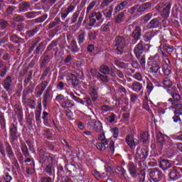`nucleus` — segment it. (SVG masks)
<instances>
[{
	"label": "nucleus",
	"mask_w": 182,
	"mask_h": 182,
	"mask_svg": "<svg viewBox=\"0 0 182 182\" xmlns=\"http://www.w3.org/2000/svg\"><path fill=\"white\" fill-rule=\"evenodd\" d=\"M12 84V78L10 76H8L4 80V88L6 90V92H9L11 90V85Z\"/></svg>",
	"instance_id": "21"
},
{
	"label": "nucleus",
	"mask_w": 182,
	"mask_h": 182,
	"mask_svg": "<svg viewBox=\"0 0 182 182\" xmlns=\"http://www.w3.org/2000/svg\"><path fill=\"white\" fill-rule=\"evenodd\" d=\"M117 170L120 174H122V176H124L126 174V170L121 166H117Z\"/></svg>",
	"instance_id": "58"
},
{
	"label": "nucleus",
	"mask_w": 182,
	"mask_h": 182,
	"mask_svg": "<svg viewBox=\"0 0 182 182\" xmlns=\"http://www.w3.org/2000/svg\"><path fill=\"white\" fill-rule=\"evenodd\" d=\"M48 82L47 81H43V82H41V90L45 91V90L46 89V87H48Z\"/></svg>",
	"instance_id": "63"
},
{
	"label": "nucleus",
	"mask_w": 182,
	"mask_h": 182,
	"mask_svg": "<svg viewBox=\"0 0 182 182\" xmlns=\"http://www.w3.org/2000/svg\"><path fill=\"white\" fill-rule=\"evenodd\" d=\"M102 12L106 18H110L113 14V9L112 7H109L108 9L103 10Z\"/></svg>",
	"instance_id": "33"
},
{
	"label": "nucleus",
	"mask_w": 182,
	"mask_h": 182,
	"mask_svg": "<svg viewBox=\"0 0 182 182\" xmlns=\"http://www.w3.org/2000/svg\"><path fill=\"white\" fill-rule=\"evenodd\" d=\"M86 38V33H82L78 36V43L79 45H82L83 42H85V39Z\"/></svg>",
	"instance_id": "42"
},
{
	"label": "nucleus",
	"mask_w": 182,
	"mask_h": 182,
	"mask_svg": "<svg viewBox=\"0 0 182 182\" xmlns=\"http://www.w3.org/2000/svg\"><path fill=\"white\" fill-rule=\"evenodd\" d=\"M100 72L104 73V75H109L110 73V69L107 65H102L100 68Z\"/></svg>",
	"instance_id": "36"
},
{
	"label": "nucleus",
	"mask_w": 182,
	"mask_h": 182,
	"mask_svg": "<svg viewBox=\"0 0 182 182\" xmlns=\"http://www.w3.org/2000/svg\"><path fill=\"white\" fill-rule=\"evenodd\" d=\"M75 9H76V6H72V5L69 6L67 8V9L64 10L61 13L62 19H66V18H68V15H69V14H72V12H73Z\"/></svg>",
	"instance_id": "17"
},
{
	"label": "nucleus",
	"mask_w": 182,
	"mask_h": 182,
	"mask_svg": "<svg viewBox=\"0 0 182 182\" xmlns=\"http://www.w3.org/2000/svg\"><path fill=\"white\" fill-rule=\"evenodd\" d=\"M4 178L6 182H11L12 181V176L8 172H5Z\"/></svg>",
	"instance_id": "49"
},
{
	"label": "nucleus",
	"mask_w": 182,
	"mask_h": 182,
	"mask_svg": "<svg viewBox=\"0 0 182 182\" xmlns=\"http://www.w3.org/2000/svg\"><path fill=\"white\" fill-rule=\"evenodd\" d=\"M160 65H151L150 68L151 72L155 75H161Z\"/></svg>",
	"instance_id": "24"
},
{
	"label": "nucleus",
	"mask_w": 182,
	"mask_h": 182,
	"mask_svg": "<svg viewBox=\"0 0 182 182\" xmlns=\"http://www.w3.org/2000/svg\"><path fill=\"white\" fill-rule=\"evenodd\" d=\"M14 21H16V22H23L25 18L21 15H18L14 18Z\"/></svg>",
	"instance_id": "53"
},
{
	"label": "nucleus",
	"mask_w": 182,
	"mask_h": 182,
	"mask_svg": "<svg viewBox=\"0 0 182 182\" xmlns=\"http://www.w3.org/2000/svg\"><path fill=\"white\" fill-rule=\"evenodd\" d=\"M91 15L92 17L95 18L97 21H100V19H102V16H103L100 12H92Z\"/></svg>",
	"instance_id": "43"
},
{
	"label": "nucleus",
	"mask_w": 182,
	"mask_h": 182,
	"mask_svg": "<svg viewBox=\"0 0 182 182\" xmlns=\"http://www.w3.org/2000/svg\"><path fill=\"white\" fill-rule=\"evenodd\" d=\"M100 4V1L99 0H94L92 1L87 6V14H89V12H90V11H92V8H95V6H96L97 5H99Z\"/></svg>",
	"instance_id": "29"
},
{
	"label": "nucleus",
	"mask_w": 182,
	"mask_h": 182,
	"mask_svg": "<svg viewBox=\"0 0 182 182\" xmlns=\"http://www.w3.org/2000/svg\"><path fill=\"white\" fill-rule=\"evenodd\" d=\"M108 151L109 153H114V141H109L108 144Z\"/></svg>",
	"instance_id": "41"
},
{
	"label": "nucleus",
	"mask_w": 182,
	"mask_h": 182,
	"mask_svg": "<svg viewBox=\"0 0 182 182\" xmlns=\"http://www.w3.org/2000/svg\"><path fill=\"white\" fill-rule=\"evenodd\" d=\"M126 48H127L126 39L124 37H117L116 39L115 45L114 46V49H115V50H118L119 53H123V52L126 50Z\"/></svg>",
	"instance_id": "4"
},
{
	"label": "nucleus",
	"mask_w": 182,
	"mask_h": 182,
	"mask_svg": "<svg viewBox=\"0 0 182 182\" xmlns=\"http://www.w3.org/2000/svg\"><path fill=\"white\" fill-rule=\"evenodd\" d=\"M163 53V58L165 60V64L163 65V72L166 76H170L171 75V67H170V60L168 56L166 53Z\"/></svg>",
	"instance_id": "7"
},
{
	"label": "nucleus",
	"mask_w": 182,
	"mask_h": 182,
	"mask_svg": "<svg viewBox=\"0 0 182 182\" xmlns=\"http://www.w3.org/2000/svg\"><path fill=\"white\" fill-rule=\"evenodd\" d=\"M42 114V110H38L36 112V120L37 122H41V116Z\"/></svg>",
	"instance_id": "54"
},
{
	"label": "nucleus",
	"mask_w": 182,
	"mask_h": 182,
	"mask_svg": "<svg viewBox=\"0 0 182 182\" xmlns=\"http://www.w3.org/2000/svg\"><path fill=\"white\" fill-rule=\"evenodd\" d=\"M134 79L139 80V82H141V80H143V77L141 76V74H140L139 73H136L134 74Z\"/></svg>",
	"instance_id": "59"
},
{
	"label": "nucleus",
	"mask_w": 182,
	"mask_h": 182,
	"mask_svg": "<svg viewBox=\"0 0 182 182\" xmlns=\"http://www.w3.org/2000/svg\"><path fill=\"white\" fill-rule=\"evenodd\" d=\"M77 18H79V14L75 13L71 19V23H75L76 21H77Z\"/></svg>",
	"instance_id": "56"
},
{
	"label": "nucleus",
	"mask_w": 182,
	"mask_h": 182,
	"mask_svg": "<svg viewBox=\"0 0 182 182\" xmlns=\"http://www.w3.org/2000/svg\"><path fill=\"white\" fill-rule=\"evenodd\" d=\"M144 50L143 49V43L140 42L134 50V53L137 59L141 58V55H143Z\"/></svg>",
	"instance_id": "16"
},
{
	"label": "nucleus",
	"mask_w": 182,
	"mask_h": 182,
	"mask_svg": "<svg viewBox=\"0 0 182 182\" xmlns=\"http://www.w3.org/2000/svg\"><path fill=\"white\" fill-rule=\"evenodd\" d=\"M50 96V93L48 91H47L43 96V100L45 103H48V99H49Z\"/></svg>",
	"instance_id": "62"
},
{
	"label": "nucleus",
	"mask_w": 182,
	"mask_h": 182,
	"mask_svg": "<svg viewBox=\"0 0 182 182\" xmlns=\"http://www.w3.org/2000/svg\"><path fill=\"white\" fill-rule=\"evenodd\" d=\"M159 167L166 171L168 168H171V167H173V163L169 160L164 159L159 162Z\"/></svg>",
	"instance_id": "15"
},
{
	"label": "nucleus",
	"mask_w": 182,
	"mask_h": 182,
	"mask_svg": "<svg viewBox=\"0 0 182 182\" xmlns=\"http://www.w3.org/2000/svg\"><path fill=\"white\" fill-rule=\"evenodd\" d=\"M38 16V13L35 11H31L26 14V16L28 18V19H32V18H36Z\"/></svg>",
	"instance_id": "47"
},
{
	"label": "nucleus",
	"mask_w": 182,
	"mask_h": 182,
	"mask_svg": "<svg viewBox=\"0 0 182 182\" xmlns=\"http://www.w3.org/2000/svg\"><path fill=\"white\" fill-rule=\"evenodd\" d=\"M170 110L171 109H175V110H182V104L181 103H176V102H172V107H169Z\"/></svg>",
	"instance_id": "38"
},
{
	"label": "nucleus",
	"mask_w": 182,
	"mask_h": 182,
	"mask_svg": "<svg viewBox=\"0 0 182 182\" xmlns=\"http://www.w3.org/2000/svg\"><path fill=\"white\" fill-rule=\"evenodd\" d=\"M71 48L73 53H77V52H79V47H77V43H76V41L73 40L71 41Z\"/></svg>",
	"instance_id": "34"
},
{
	"label": "nucleus",
	"mask_w": 182,
	"mask_h": 182,
	"mask_svg": "<svg viewBox=\"0 0 182 182\" xmlns=\"http://www.w3.org/2000/svg\"><path fill=\"white\" fill-rule=\"evenodd\" d=\"M157 26H159V20L154 18L150 21L148 28H149V29H151V28H157Z\"/></svg>",
	"instance_id": "37"
},
{
	"label": "nucleus",
	"mask_w": 182,
	"mask_h": 182,
	"mask_svg": "<svg viewBox=\"0 0 182 182\" xmlns=\"http://www.w3.org/2000/svg\"><path fill=\"white\" fill-rule=\"evenodd\" d=\"M151 4L150 3H145L141 5H136V12L141 15L144 12H146L148 9H150Z\"/></svg>",
	"instance_id": "14"
},
{
	"label": "nucleus",
	"mask_w": 182,
	"mask_h": 182,
	"mask_svg": "<svg viewBox=\"0 0 182 182\" xmlns=\"http://www.w3.org/2000/svg\"><path fill=\"white\" fill-rule=\"evenodd\" d=\"M110 132L112 133L113 137H114V139H117V137H119V128H112L111 129Z\"/></svg>",
	"instance_id": "44"
},
{
	"label": "nucleus",
	"mask_w": 182,
	"mask_h": 182,
	"mask_svg": "<svg viewBox=\"0 0 182 182\" xmlns=\"http://www.w3.org/2000/svg\"><path fill=\"white\" fill-rule=\"evenodd\" d=\"M149 177H151L152 181L159 182L163 178V173L157 169H151L149 171Z\"/></svg>",
	"instance_id": "8"
},
{
	"label": "nucleus",
	"mask_w": 182,
	"mask_h": 182,
	"mask_svg": "<svg viewBox=\"0 0 182 182\" xmlns=\"http://www.w3.org/2000/svg\"><path fill=\"white\" fill-rule=\"evenodd\" d=\"M112 24L113 23H112V21H109L107 24H104L102 26V31L104 32H107V31L110 29V27L112 26Z\"/></svg>",
	"instance_id": "46"
},
{
	"label": "nucleus",
	"mask_w": 182,
	"mask_h": 182,
	"mask_svg": "<svg viewBox=\"0 0 182 182\" xmlns=\"http://www.w3.org/2000/svg\"><path fill=\"white\" fill-rule=\"evenodd\" d=\"M97 77L99 80H101V82H109V77L107 75H103L100 73H98L97 75Z\"/></svg>",
	"instance_id": "40"
},
{
	"label": "nucleus",
	"mask_w": 182,
	"mask_h": 182,
	"mask_svg": "<svg viewBox=\"0 0 182 182\" xmlns=\"http://www.w3.org/2000/svg\"><path fill=\"white\" fill-rule=\"evenodd\" d=\"M126 12L122 11L118 14V16L115 18L116 23H120L123 22V19H124V15Z\"/></svg>",
	"instance_id": "32"
},
{
	"label": "nucleus",
	"mask_w": 182,
	"mask_h": 182,
	"mask_svg": "<svg viewBox=\"0 0 182 182\" xmlns=\"http://www.w3.org/2000/svg\"><path fill=\"white\" fill-rule=\"evenodd\" d=\"M141 36V32L140 31V27H136L134 31L132 32V38L134 41H139Z\"/></svg>",
	"instance_id": "23"
},
{
	"label": "nucleus",
	"mask_w": 182,
	"mask_h": 182,
	"mask_svg": "<svg viewBox=\"0 0 182 182\" xmlns=\"http://www.w3.org/2000/svg\"><path fill=\"white\" fill-rule=\"evenodd\" d=\"M128 12L133 15V14H137V7L134 6V7L129 9Z\"/></svg>",
	"instance_id": "60"
},
{
	"label": "nucleus",
	"mask_w": 182,
	"mask_h": 182,
	"mask_svg": "<svg viewBox=\"0 0 182 182\" xmlns=\"http://www.w3.org/2000/svg\"><path fill=\"white\" fill-rule=\"evenodd\" d=\"M131 89L134 92L139 93V92H140V90H141V89H143V85H141V83H140L139 82H134L132 83Z\"/></svg>",
	"instance_id": "22"
},
{
	"label": "nucleus",
	"mask_w": 182,
	"mask_h": 182,
	"mask_svg": "<svg viewBox=\"0 0 182 182\" xmlns=\"http://www.w3.org/2000/svg\"><path fill=\"white\" fill-rule=\"evenodd\" d=\"M147 156H149V152L147 151V149H141L140 147H138L136 149V159H139V160H144V159L147 158Z\"/></svg>",
	"instance_id": "10"
},
{
	"label": "nucleus",
	"mask_w": 182,
	"mask_h": 182,
	"mask_svg": "<svg viewBox=\"0 0 182 182\" xmlns=\"http://www.w3.org/2000/svg\"><path fill=\"white\" fill-rule=\"evenodd\" d=\"M6 150L8 154L9 159L11 160L14 166L12 167L13 174L16 176L18 174V171H19V164H18V160L15 158V154H14V151H12V147L9 144H6Z\"/></svg>",
	"instance_id": "3"
},
{
	"label": "nucleus",
	"mask_w": 182,
	"mask_h": 182,
	"mask_svg": "<svg viewBox=\"0 0 182 182\" xmlns=\"http://www.w3.org/2000/svg\"><path fill=\"white\" fill-rule=\"evenodd\" d=\"M112 170L113 169L110 166H109L106 168L107 173H102L100 174V173L97 171H92V173L95 176V177H96V178H106V177L109 176V173L112 172Z\"/></svg>",
	"instance_id": "13"
},
{
	"label": "nucleus",
	"mask_w": 182,
	"mask_h": 182,
	"mask_svg": "<svg viewBox=\"0 0 182 182\" xmlns=\"http://www.w3.org/2000/svg\"><path fill=\"white\" fill-rule=\"evenodd\" d=\"M125 141L130 149H136V146L139 143L134 136L130 134L126 136Z\"/></svg>",
	"instance_id": "9"
},
{
	"label": "nucleus",
	"mask_w": 182,
	"mask_h": 182,
	"mask_svg": "<svg viewBox=\"0 0 182 182\" xmlns=\"http://www.w3.org/2000/svg\"><path fill=\"white\" fill-rule=\"evenodd\" d=\"M128 171L131 174L132 177L136 178L137 176V172L136 171V166L132 162H129L128 164Z\"/></svg>",
	"instance_id": "20"
},
{
	"label": "nucleus",
	"mask_w": 182,
	"mask_h": 182,
	"mask_svg": "<svg viewBox=\"0 0 182 182\" xmlns=\"http://www.w3.org/2000/svg\"><path fill=\"white\" fill-rule=\"evenodd\" d=\"M126 6H127V1L121 2L119 4H118L115 7V12H119V11L124 9V8H126Z\"/></svg>",
	"instance_id": "30"
},
{
	"label": "nucleus",
	"mask_w": 182,
	"mask_h": 182,
	"mask_svg": "<svg viewBox=\"0 0 182 182\" xmlns=\"http://www.w3.org/2000/svg\"><path fill=\"white\" fill-rule=\"evenodd\" d=\"M151 16H153V15H151V14H148L144 16L143 19L145 22H149V21H150V19H151Z\"/></svg>",
	"instance_id": "61"
},
{
	"label": "nucleus",
	"mask_w": 182,
	"mask_h": 182,
	"mask_svg": "<svg viewBox=\"0 0 182 182\" xmlns=\"http://www.w3.org/2000/svg\"><path fill=\"white\" fill-rule=\"evenodd\" d=\"M149 65H160L161 63V58H160V52L154 56H151L148 59Z\"/></svg>",
	"instance_id": "12"
},
{
	"label": "nucleus",
	"mask_w": 182,
	"mask_h": 182,
	"mask_svg": "<svg viewBox=\"0 0 182 182\" xmlns=\"http://www.w3.org/2000/svg\"><path fill=\"white\" fill-rule=\"evenodd\" d=\"M16 116H17L18 122H22V119L23 118V114L22 113V110L18 109L16 112Z\"/></svg>",
	"instance_id": "48"
},
{
	"label": "nucleus",
	"mask_w": 182,
	"mask_h": 182,
	"mask_svg": "<svg viewBox=\"0 0 182 182\" xmlns=\"http://www.w3.org/2000/svg\"><path fill=\"white\" fill-rule=\"evenodd\" d=\"M38 31H39V28H38V27H36L33 30L27 31L26 36H28V38H32V36H35L36 33H38Z\"/></svg>",
	"instance_id": "35"
},
{
	"label": "nucleus",
	"mask_w": 182,
	"mask_h": 182,
	"mask_svg": "<svg viewBox=\"0 0 182 182\" xmlns=\"http://www.w3.org/2000/svg\"><path fill=\"white\" fill-rule=\"evenodd\" d=\"M97 19L95 17H92V16L91 15L90 18V26H93L95 25V26H100L102 25V23H103V21H101L98 23H97Z\"/></svg>",
	"instance_id": "26"
},
{
	"label": "nucleus",
	"mask_w": 182,
	"mask_h": 182,
	"mask_svg": "<svg viewBox=\"0 0 182 182\" xmlns=\"http://www.w3.org/2000/svg\"><path fill=\"white\" fill-rule=\"evenodd\" d=\"M138 139L143 143H146L149 140V133L147 132H142L138 136Z\"/></svg>",
	"instance_id": "27"
},
{
	"label": "nucleus",
	"mask_w": 182,
	"mask_h": 182,
	"mask_svg": "<svg viewBox=\"0 0 182 182\" xmlns=\"http://www.w3.org/2000/svg\"><path fill=\"white\" fill-rule=\"evenodd\" d=\"M68 77L70 78V80H72V83L74 86H76V85H77V77H76V75L70 73L68 74Z\"/></svg>",
	"instance_id": "39"
},
{
	"label": "nucleus",
	"mask_w": 182,
	"mask_h": 182,
	"mask_svg": "<svg viewBox=\"0 0 182 182\" xmlns=\"http://www.w3.org/2000/svg\"><path fill=\"white\" fill-rule=\"evenodd\" d=\"M18 133V129L16 127L15 124H12L10 128V136L13 140L16 139V134Z\"/></svg>",
	"instance_id": "25"
},
{
	"label": "nucleus",
	"mask_w": 182,
	"mask_h": 182,
	"mask_svg": "<svg viewBox=\"0 0 182 182\" xmlns=\"http://www.w3.org/2000/svg\"><path fill=\"white\" fill-rule=\"evenodd\" d=\"M138 97H137V95H136V94L131 95V97H130L131 104L134 105V103H136V100H137Z\"/></svg>",
	"instance_id": "50"
},
{
	"label": "nucleus",
	"mask_w": 182,
	"mask_h": 182,
	"mask_svg": "<svg viewBox=\"0 0 182 182\" xmlns=\"http://www.w3.org/2000/svg\"><path fill=\"white\" fill-rule=\"evenodd\" d=\"M174 51V48H173V46H169L168 44H166L162 48L161 47H159V49L158 50V52H159V53H162V56H163V53H166L164 52H166L169 54L173 53V52Z\"/></svg>",
	"instance_id": "18"
},
{
	"label": "nucleus",
	"mask_w": 182,
	"mask_h": 182,
	"mask_svg": "<svg viewBox=\"0 0 182 182\" xmlns=\"http://www.w3.org/2000/svg\"><path fill=\"white\" fill-rule=\"evenodd\" d=\"M90 95L91 96V99L92 100H93V102H96V100H97V92L96 91V90L95 88H91L90 90Z\"/></svg>",
	"instance_id": "31"
},
{
	"label": "nucleus",
	"mask_w": 182,
	"mask_h": 182,
	"mask_svg": "<svg viewBox=\"0 0 182 182\" xmlns=\"http://www.w3.org/2000/svg\"><path fill=\"white\" fill-rule=\"evenodd\" d=\"M166 137H167L166 135H163L161 132L158 133L156 134V140L158 143H160L161 144H164V141L166 140Z\"/></svg>",
	"instance_id": "28"
},
{
	"label": "nucleus",
	"mask_w": 182,
	"mask_h": 182,
	"mask_svg": "<svg viewBox=\"0 0 182 182\" xmlns=\"http://www.w3.org/2000/svg\"><path fill=\"white\" fill-rule=\"evenodd\" d=\"M162 85L164 87L167 89V93L171 95L173 100L178 102L181 99V96L178 93L176 92V87H173V82L170 78L166 77L162 81Z\"/></svg>",
	"instance_id": "1"
},
{
	"label": "nucleus",
	"mask_w": 182,
	"mask_h": 182,
	"mask_svg": "<svg viewBox=\"0 0 182 182\" xmlns=\"http://www.w3.org/2000/svg\"><path fill=\"white\" fill-rule=\"evenodd\" d=\"M89 126L90 129H94L97 132H102V130H103V126L100 122L90 120L89 122Z\"/></svg>",
	"instance_id": "11"
},
{
	"label": "nucleus",
	"mask_w": 182,
	"mask_h": 182,
	"mask_svg": "<svg viewBox=\"0 0 182 182\" xmlns=\"http://www.w3.org/2000/svg\"><path fill=\"white\" fill-rule=\"evenodd\" d=\"M60 106L63 109H70L75 106V103H73L72 100L67 98L60 103Z\"/></svg>",
	"instance_id": "19"
},
{
	"label": "nucleus",
	"mask_w": 182,
	"mask_h": 182,
	"mask_svg": "<svg viewBox=\"0 0 182 182\" xmlns=\"http://www.w3.org/2000/svg\"><path fill=\"white\" fill-rule=\"evenodd\" d=\"M182 166H174L168 173V177L172 181L181 178Z\"/></svg>",
	"instance_id": "6"
},
{
	"label": "nucleus",
	"mask_w": 182,
	"mask_h": 182,
	"mask_svg": "<svg viewBox=\"0 0 182 182\" xmlns=\"http://www.w3.org/2000/svg\"><path fill=\"white\" fill-rule=\"evenodd\" d=\"M139 181H144V178H146V175L144 172H141L139 174Z\"/></svg>",
	"instance_id": "64"
},
{
	"label": "nucleus",
	"mask_w": 182,
	"mask_h": 182,
	"mask_svg": "<svg viewBox=\"0 0 182 182\" xmlns=\"http://www.w3.org/2000/svg\"><path fill=\"white\" fill-rule=\"evenodd\" d=\"M21 151H23L26 157H28V156H29V151L28 150V147H26V146H22Z\"/></svg>",
	"instance_id": "55"
},
{
	"label": "nucleus",
	"mask_w": 182,
	"mask_h": 182,
	"mask_svg": "<svg viewBox=\"0 0 182 182\" xmlns=\"http://www.w3.org/2000/svg\"><path fill=\"white\" fill-rule=\"evenodd\" d=\"M66 98L62 94H59L55 97V102H58L59 103H62L64 102Z\"/></svg>",
	"instance_id": "45"
},
{
	"label": "nucleus",
	"mask_w": 182,
	"mask_h": 182,
	"mask_svg": "<svg viewBox=\"0 0 182 182\" xmlns=\"http://www.w3.org/2000/svg\"><path fill=\"white\" fill-rule=\"evenodd\" d=\"M113 0H104L102 3H101V6L102 8H106V6H109V4H112V1Z\"/></svg>",
	"instance_id": "51"
},
{
	"label": "nucleus",
	"mask_w": 182,
	"mask_h": 182,
	"mask_svg": "<svg viewBox=\"0 0 182 182\" xmlns=\"http://www.w3.org/2000/svg\"><path fill=\"white\" fill-rule=\"evenodd\" d=\"M115 119H116V115H114V114H111L107 117V120H108V122H109V123H113V122H114Z\"/></svg>",
	"instance_id": "57"
},
{
	"label": "nucleus",
	"mask_w": 182,
	"mask_h": 182,
	"mask_svg": "<svg viewBox=\"0 0 182 182\" xmlns=\"http://www.w3.org/2000/svg\"><path fill=\"white\" fill-rule=\"evenodd\" d=\"M41 182H53V179L49 176H44L41 178Z\"/></svg>",
	"instance_id": "52"
},
{
	"label": "nucleus",
	"mask_w": 182,
	"mask_h": 182,
	"mask_svg": "<svg viewBox=\"0 0 182 182\" xmlns=\"http://www.w3.org/2000/svg\"><path fill=\"white\" fill-rule=\"evenodd\" d=\"M43 163L48 164L46 166L45 171L48 176H52L55 173V166H53V158L49 154H40Z\"/></svg>",
	"instance_id": "2"
},
{
	"label": "nucleus",
	"mask_w": 182,
	"mask_h": 182,
	"mask_svg": "<svg viewBox=\"0 0 182 182\" xmlns=\"http://www.w3.org/2000/svg\"><path fill=\"white\" fill-rule=\"evenodd\" d=\"M96 148L97 150H106V146L109 144V139H106L105 133H102L98 136Z\"/></svg>",
	"instance_id": "5"
}]
</instances>
